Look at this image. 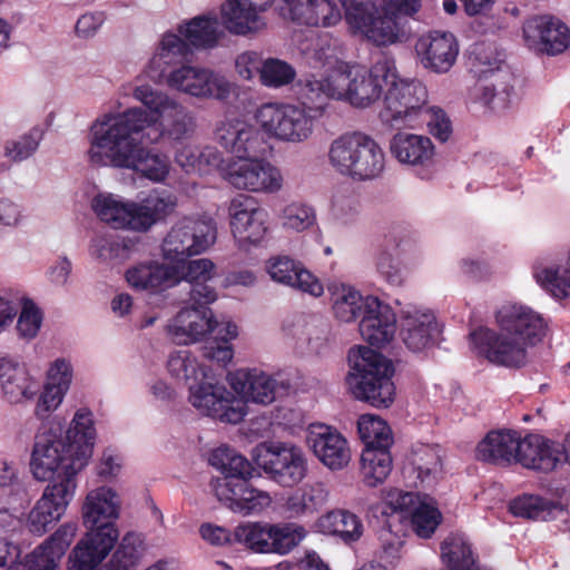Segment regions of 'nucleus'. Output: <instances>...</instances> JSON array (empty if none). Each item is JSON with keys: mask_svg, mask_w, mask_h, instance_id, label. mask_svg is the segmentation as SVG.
Here are the masks:
<instances>
[{"mask_svg": "<svg viewBox=\"0 0 570 570\" xmlns=\"http://www.w3.org/2000/svg\"><path fill=\"white\" fill-rule=\"evenodd\" d=\"M169 375L188 386L200 382L208 375L207 367L188 350H178L169 354L167 363Z\"/></svg>", "mask_w": 570, "mask_h": 570, "instance_id": "nucleus-46", "label": "nucleus"}, {"mask_svg": "<svg viewBox=\"0 0 570 570\" xmlns=\"http://www.w3.org/2000/svg\"><path fill=\"white\" fill-rule=\"evenodd\" d=\"M43 314L38 305L29 297L20 298V314L17 321V332L19 337L30 341L33 340L42 325Z\"/></svg>", "mask_w": 570, "mask_h": 570, "instance_id": "nucleus-59", "label": "nucleus"}, {"mask_svg": "<svg viewBox=\"0 0 570 570\" xmlns=\"http://www.w3.org/2000/svg\"><path fill=\"white\" fill-rule=\"evenodd\" d=\"M146 551L144 534L129 531L122 535L111 559L100 570H136Z\"/></svg>", "mask_w": 570, "mask_h": 570, "instance_id": "nucleus-43", "label": "nucleus"}, {"mask_svg": "<svg viewBox=\"0 0 570 570\" xmlns=\"http://www.w3.org/2000/svg\"><path fill=\"white\" fill-rule=\"evenodd\" d=\"M345 11V21L354 35H360L373 43H384L393 37L391 20L381 21L380 29L371 20L370 4L360 0H338ZM281 10L289 18L308 27L332 28L342 20V9L335 0H279Z\"/></svg>", "mask_w": 570, "mask_h": 570, "instance_id": "nucleus-6", "label": "nucleus"}, {"mask_svg": "<svg viewBox=\"0 0 570 570\" xmlns=\"http://www.w3.org/2000/svg\"><path fill=\"white\" fill-rule=\"evenodd\" d=\"M178 32L184 41L197 49H208L217 46L224 36V30L218 18L214 14L197 16L180 23Z\"/></svg>", "mask_w": 570, "mask_h": 570, "instance_id": "nucleus-40", "label": "nucleus"}, {"mask_svg": "<svg viewBox=\"0 0 570 570\" xmlns=\"http://www.w3.org/2000/svg\"><path fill=\"white\" fill-rule=\"evenodd\" d=\"M128 285L148 294H160L181 282L180 266L148 261L129 267L125 273Z\"/></svg>", "mask_w": 570, "mask_h": 570, "instance_id": "nucleus-25", "label": "nucleus"}, {"mask_svg": "<svg viewBox=\"0 0 570 570\" xmlns=\"http://www.w3.org/2000/svg\"><path fill=\"white\" fill-rule=\"evenodd\" d=\"M441 557L449 570H479L471 544L463 534H450L442 543Z\"/></svg>", "mask_w": 570, "mask_h": 570, "instance_id": "nucleus-48", "label": "nucleus"}, {"mask_svg": "<svg viewBox=\"0 0 570 570\" xmlns=\"http://www.w3.org/2000/svg\"><path fill=\"white\" fill-rule=\"evenodd\" d=\"M561 450L558 441L540 434H529L520 440L517 463L525 469L548 473L563 464Z\"/></svg>", "mask_w": 570, "mask_h": 570, "instance_id": "nucleus-30", "label": "nucleus"}, {"mask_svg": "<svg viewBox=\"0 0 570 570\" xmlns=\"http://www.w3.org/2000/svg\"><path fill=\"white\" fill-rule=\"evenodd\" d=\"M230 233L239 248L259 245L269 232L268 212L247 194H237L227 205Z\"/></svg>", "mask_w": 570, "mask_h": 570, "instance_id": "nucleus-18", "label": "nucleus"}, {"mask_svg": "<svg viewBox=\"0 0 570 570\" xmlns=\"http://www.w3.org/2000/svg\"><path fill=\"white\" fill-rule=\"evenodd\" d=\"M305 535V529L298 524H269V553L287 554Z\"/></svg>", "mask_w": 570, "mask_h": 570, "instance_id": "nucleus-56", "label": "nucleus"}, {"mask_svg": "<svg viewBox=\"0 0 570 570\" xmlns=\"http://www.w3.org/2000/svg\"><path fill=\"white\" fill-rule=\"evenodd\" d=\"M181 281L190 284L189 303L212 304L218 294L208 283L216 276V265L209 258H197L180 267Z\"/></svg>", "mask_w": 570, "mask_h": 570, "instance_id": "nucleus-38", "label": "nucleus"}, {"mask_svg": "<svg viewBox=\"0 0 570 570\" xmlns=\"http://www.w3.org/2000/svg\"><path fill=\"white\" fill-rule=\"evenodd\" d=\"M423 495L414 492H404L399 489H391L385 492V503L395 512L411 515L413 510L422 503Z\"/></svg>", "mask_w": 570, "mask_h": 570, "instance_id": "nucleus-62", "label": "nucleus"}, {"mask_svg": "<svg viewBox=\"0 0 570 570\" xmlns=\"http://www.w3.org/2000/svg\"><path fill=\"white\" fill-rule=\"evenodd\" d=\"M269 277L282 285L298 289L313 297L324 294V286L320 278L306 269L304 265L288 255H275L265 263Z\"/></svg>", "mask_w": 570, "mask_h": 570, "instance_id": "nucleus-28", "label": "nucleus"}, {"mask_svg": "<svg viewBox=\"0 0 570 570\" xmlns=\"http://www.w3.org/2000/svg\"><path fill=\"white\" fill-rule=\"evenodd\" d=\"M509 510L515 517L542 521L559 519L566 513L561 504L537 494H523L513 499Z\"/></svg>", "mask_w": 570, "mask_h": 570, "instance_id": "nucleus-44", "label": "nucleus"}, {"mask_svg": "<svg viewBox=\"0 0 570 570\" xmlns=\"http://www.w3.org/2000/svg\"><path fill=\"white\" fill-rule=\"evenodd\" d=\"M210 304L190 303L183 307L166 325L170 340L178 345L203 341L210 333Z\"/></svg>", "mask_w": 570, "mask_h": 570, "instance_id": "nucleus-26", "label": "nucleus"}, {"mask_svg": "<svg viewBox=\"0 0 570 570\" xmlns=\"http://www.w3.org/2000/svg\"><path fill=\"white\" fill-rule=\"evenodd\" d=\"M66 484H49L29 512L27 525L31 533L42 535L66 513L69 504Z\"/></svg>", "mask_w": 570, "mask_h": 570, "instance_id": "nucleus-29", "label": "nucleus"}, {"mask_svg": "<svg viewBox=\"0 0 570 570\" xmlns=\"http://www.w3.org/2000/svg\"><path fill=\"white\" fill-rule=\"evenodd\" d=\"M176 163L187 173L202 170V164L206 163L210 166L223 164L222 155L213 147L199 150L191 145L183 146L176 154Z\"/></svg>", "mask_w": 570, "mask_h": 570, "instance_id": "nucleus-57", "label": "nucleus"}, {"mask_svg": "<svg viewBox=\"0 0 570 570\" xmlns=\"http://www.w3.org/2000/svg\"><path fill=\"white\" fill-rule=\"evenodd\" d=\"M348 362L346 381L354 397L374 407H389L395 399L392 362L366 346L352 348Z\"/></svg>", "mask_w": 570, "mask_h": 570, "instance_id": "nucleus-8", "label": "nucleus"}, {"mask_svg": "<svg viewBox=\"0 0 570 570\" xmlns=\"http://www.w3.org/2000/svg\"><path fill=\"white\" fill-rule=\"evenodd\" d=\"M524 39L529 47L554 56L570 46V29L559 18L543 14L529 19L523 26Z\"/></svg>", "mask_w": 570, "mask_h": 570, "instance_id": "nucleus-23", "label": "nucleus"}, {"mask_svg": "<svg viewBox=\"0 0 570 570\" xmlns=\"http://www.w3.org/2000/svg\"><path fill=\"white\" fill-rule=\"evenodd\" d=\"M382 550L380 559L386 564L395 566L402 558L404 539L401 534H393L391 529H384L381 532Z\"/></svg>", "mask_w": 570, "mask_h": 570, "instance_id": "nucleus-63", "label": "nucleus"}, {"mask_svg": "<svg viewBox=\"0 0 570 570\" xmlns=\"http://www.w3.org/2000/svg\"><path fill=\"white\" fill-rule=\"evenodd\" d=\"M96 439L92 412L88 409H79L73 414V475L89 464Z\"/></svg>", "mask_w": 570, "mask_h": 570, "instance_id": "nucleus-39", "label": "nucleus"}, {"mask_svg": "<svg viewBox=\"0 0 570 570\" xmlns=\"http://www.w3.org/2000/svg\"><path fill=\"white\" fill-rule=\"evenodd\" d=\"M376 271L382 278L392 286L403 283V274L393 256L387 252H381L376 257Z\"/></svg>", "mask_w": 570, "mask_h": 570, "instance_id": "nucleus-64", "label": "nucleus"}, {"mask_svg": "<svg viewBox=\"0 0 570 570\" xmlns=\"http://www.w3.org/2000/svg\"><path fill=\"white\" fill-rule=\"evenodd\" d=\"M395 79V62L390 58L379 59L371 68L350 62L342 65L324 85L314 83L308 96L314 101L309 108L324 112L328 100L343 101L354 108L366 109L379 101L389 85Z\"/></svg>", "mask_w": 570, "mask_h": 570, "instance_id": "nucleus-4", "label": "nucleus"}, {"mask_svg": "<svg viewBox=\"0 0 570 570\" xmlns=\"http://www.w3.org/2000/svg\"><path fill=\"white\" fill-rule=\"evenodd\" d=\"M121 500L118 492L108 485L90 490L81 507L83 538L73 548V570H95L119 538L115 524L120 517Z\"/></svg>", "mask_w": 570, "mask_h": 570, "instance_id": "nucleus-5", "label": "nucleus"}, {"mask_svg": "<svg viewBox=\"0 0 570 570\" xmlns=\"http://www.w3.org/2000/svg\"><path fill=\"white\" fill-rule=\"evenodd\" d=\"M70 543L71 529L69 524H63L24 557L21 570H59V562Z\"/></svg>", "mask_w": 570, "mask_h": 570, "instance_id": "nucleus-36", "label": "nucleus"}, {"mask_svg": "<svg viewBox=\"0 0 570 570\" xmlns=\"http://www.w3.org/2000/svg\"><path fill=\"white\" fill-rule=\"evenodd\" d=\"M41 138V129L32 128L17 140L8 141L4 147V154L14 161L24 160L37 150Z\"/></svg>", "mask_w": 570, "mask_h": 570, "instance_id": "nucleus-61", "label": "nucleus"}, {"mask_svg": "<svg viewBox=\"0 0 570 570\" xmlns=\"http://www.w3.org/2000/svg\"><path fill=\"white\" fill-rule=\"evenodd\" d=\"M177 207V197L165 190L154 189L139 203L112 194L94 199L98 217L116 229L138 233L149 230L156 223L171 215Z\"/></svg>", "mask_w": 570, "mask_h": 570, "instance_id": "nucleus-7", "label": "nucleus"}, {"mask_svg": "<svg viewBox=\"0 0 570 570\" xmlns=\"http://www.w3.org/2000/svg\"><path fill=\"white\" fill-rule=\"evenodd\" d=\"M318 528L323 533L337 535L344 542H354L363 534L360 518L346 510H334L321 517Z\"/></svg>", "mask_w": 570, "mask_h": 570, "instance_id": "nucleus-45", "label": "nucleus"}, {"mask_svg": "<svg viewBox=\"0 0 570 570\" xmlns=\"http://www.w3.org/2000/svg\"><path fill=\"white\" fill-rule=\"evenodd\" d=\"M212 489L219 502L245 517L261 514L273 503L271 493L255 488L248 479H214Z\"/></svg>", "mask_w": 570, "mask_h": 570, "instance_id": "nucleus-19", "label": "nucleus"}, {"mask_svg": "<svg viewBox=\"0 0 570 570\" xmlns=\"http://www.w3.org/2000/svg\"><path fill=\"white\" fill-rule=\"evenodd\" d=\"M188 402L200 415L224 423L237 424L247 413L245 401L236 396L234 390L208 375L189 385Z\"/></svg>", "mask_w": 570, "mask_h": 570, "instance_id": "nucleus-16", "label": "nucleus"}, {"mask_svg": "<svg viewBox=\"0 0 570 570\" xmlns=\"http://www.w3.org/2000/svg\"><path fill=\"white\" fill-rule=\"evenodd\" d=\"M259 126L240 118H226L215 128L217 144L233 155L232 158H247L263 154L265 140Z\"/></svg>", "mask_w": 570, "mask_h": 570, "instance_id": "nucleus-21", "label": "nucleus"}, {"mask_svg": "<svg viewBox=\"0 0 570 570\" xmlns=\"http://www.w3.org/2000/svg\"><path fill=\"white\" fill-rule=\"evenodd\" d=\"M228 381L235 393L263 405L273 403L279 391L287 389V384L257 368L237 371Z\"/></svg>", "mask_w": 570, "mask_h": 570, "instance_id": "nucleus-31", "label": "nucleus"}, {"mask_svg": "<svg viewBox=\"0 0 570 570\" xmlns=\"http://www.w3.org/2000/svg\"><path fill=\"white\" fill-rule=\"evenodd\" d=\"M391 155L411 168L421 179H430L434 171L436 148L426 135L397 131L390 140Z\"/></svg>", "mask_w": 570, "mask_h": 570, "instance_id": "nucleus-20", "label": "nucleus"}, {"mask_svg": "<svg viewBox=\"0 0 570 570\" xmlns=\"http://www.w3.org/2000/svg\"><path fill=\"white\" fill-rule=\"evenodd\" d=\"M306 442L314 455L330 470H342L351 460L346 439L330 425L311 424Z\"/></svg>", "mask_w": 570, "mask_h": 570, "instance_id": "nucleus-24", "label": "nucleus"}, {"mask_svg": "<svg viewBox=\"0 0 570 570\" xmlns=\"http://www.w3.org/2000/svg\"><path fill=\"white\" fill-rule=\"evenodd\" d=\"M520 435L512 431H491L478 444V460L498 465L517 463Z\"/></svg>", "mask_w": 570, "mask_h": 570, "instance_id": "nucleus-35", "label": "nucleus"}, {"mask_svg": "<svg viewBox=\"0 0 570 570\" xmlns=\"http://www.w3.org/2000/svg\"><path fill=\"white\" fill-rule=\"evenodd\" d=\"M269 539L268 523L245 522L234 529L235 543L257 553H269Z\"/></svg>", "mask_w": 570, "mask_h": 570, "instance_id": "nucleus-55", "label": "nucleus"}, {"mask_svg": "<svg viewBox=\"0 0 570 570\" xmlns=\"http://www.w3.org/2000/svg\"><path fill=\"white\" fill-rule=\"evenodd\" d=\"M442 470L439 449L432 445H420L412 452L411 472L416 475L420 484L433 485Z\"/></svg>", "mask_w": 570, "mask_h": 570, "instance_id": "nucleus-49", "label": "nucleus"}, {"mask_svg": "<svg viewBox=\"0 0 570 570\" xmlns=\"http://www.w3.org/2000/svg\"><path fill=\"white\" fill-rule=\"evenodd\" d=\"M281 226L288 233L301 234L312 229L317 224L313 206L302 202L285 205L279 213Z\"/></svg>", "mask_w": 570, "mask_h": 570, "instance_id": "nucleus-52", "label": "nucleus"}, {"mask_svg": "<svg viewBox=\"0 0 570 570\" xmlns=\"http://www.w3.org/2000/svg\"><path fill=\"white\" fill-rule=\"evenodd\" d=\"M532 276L553 297H570V254L538 257L532 265Z\"/></svg>", "mask_w": 570, "mask_h": 570, "instance_id": "nucleus-32", "label": "nucleus"}, {"mask_svg": "<svg viewBox=\"0 0 570 570\" xmlns=\"http://www.w3.org/2000/svg\"><path fill=\"white\" fill-rule=\"evenodd\" d=\"M425 125L428 131L440 142H446L452 135V122L446 112L439 106H424L422 120L419 125Z\"/></svg>", "mask_w": 570, "mask_h": 570, "instance_id": "nucleus-60", "label": "nucleus"}, {"mask_svg": "<svg viewBox=\"0 0 570 570\" xmlns=\"http://www.w3.org/2000/svg\"><path fill=\"white\" fill-rule=\"evenodd\" d=\"M262 71L259 80L267 88H281L291 83L296 77L295 68L288 62L277 59L267 58L261 66Z\"/></svg>", "mask_w": 570, "mask_h": 570, "instance_id": "nucleus-58", "label": "nucleus"}, {"mask_svg": "<svg viewBox=\"0 0 570 570\" xmlns=\"http://www.w3.org/2000/svg\"><path fill=\"white\" fill-rule=\"evenodd\" d=\"M0 385L11 402H19L33 394L27 367L9 357L0 360Z\"/></svg>", "mask_w": 570, "mask_h": 570, "instance_id": "nucleus-42", "label": "nucleus"}, {"mask_svg": "<svg viewBox=\"0 0 570 570\" xmlns=\"http://www.w3.org/2000/svg\"><path fill=\"white\" fill-rule=\"evenodd\" d=\"M392 471L390 449L364 448L361 455V473L367 487L383 483Z\"/></svg>", "mask_w": 570, "mask_h": 570, "instance_id": "nucleus-47", "label": "nucleus"}, {"mask_svg": "<svg viewBox=\"0 0 570 570\" xmlns=\"http://www.w3.org/2000/svg\"><path fill=\"white\" fill-rule=\"evenodd\" d=\"M495 328L479 326L470 335L473 353L489 363L505 368H520L528 363V348L547 334L544 317L524 304H503L494 315Z\"/></svg>", "mask_w": 570, "mask_h": 570, "instance_id": "nucleus-2", "label": "nucleus"}, {"mask_svg": "<svg viewBox=\"0 0 570 570\" xmlns=\"http://www.w3.org/2000/svg\"><path fill=\"white\" fill-rule=\"evenodd\" d=\"M327 156L336 173L354 181L374 180L385 169L382 146L362 131L346 132L335 138L330 145Z\"/></svg>", "mask_w": 570, "mask_h": 570, "instance_id": "nucleus-9", "label": "nucleus"}, {"mask_svg": "<svg viewBox=\"0 0 570 570\" xmlns=\"http://www.w3.org/2000/svg\"><path fill=\"white\" fill-rule=\"evenodd\" d=\"M357 430L364 442V448L390 449L393 444L390 426L377 415H361L357 421Z\"/></svg>", "mask_w": 570, "mask_h": 570, "instance_id": "nucleus-53", "label": "nucleus"}, {"mask_svg": "<svg viewBox=\"0 0 570 570\" xmlns=\"http://www.w3.org/2000/svg\"><path fill=\"white\" fill-rule=\"evenodd\" d=\"M209 463L223 473L219 479L246 480L252 476L253 468L249 461L228 446L215 449L210 453Z\"/></svg>", "mask_w": 570, "mask_h": 570, "instance_id": "nucleus-50", "label": "nucleus"}, {"mask_svg": "<svg viewBox=\"0 0 570 570\" xmlns=\"http://www.w3.org/2000/svg\"><path fill=\"white\" fill-rule=\"evenodd\" d=\"M71 384V364L57 360L48 370L43 390L36 405V415L46 419L62 403Z\"/></svg>", "mask_w": 570, "mask_h": 570, "instance_id": "nucleus-33", "label": "nucleus"}, {"mask_svg": "<svg viewBox=\"0 0 570 570\" xmlns=\"http://www.w3.org/2000/svg\"><path fill=\"white\" fill-rule=\"evenodd\" d=\"M364 341L374 346L389 344L396 332V316L393 309L377 298V306L368 308L360 322Z\"/></svg>", "mask_w": 570, "mask_h": 570, "instance_id": "nucleus-37", "label": "nucleus"}, {"mask_svg": "<svg viewBox=\"0 0 570 570\" xmlns=\"http://www.w3.org/2000/svg\"><path fill=\"white\" fill-rule=\"evenodd\" d=\"M297 47L312 67L323 70L321 73L304 76L295 83L297 100L309 107L314 101H311L312 97L308 96L307 90L312 87L315 89V82L324 85L333 75L338 73L342 65H350V62L343 59V42L330 32H312L301 39Z\"/></svg>", "mask_w": 570, "mask_h": 570, "instance_id": "nucleus-12", "label": "nucleus"}, {"mask_svg": "<svg viewBox=\"0 0 570 570\" xmlns=\"http://www.w3.org/2000/svg\"><path fill=\"white\" fill-rule=\"evenodd\" d=\"M512 75L508 71H500L495 82L487 85L481 89L479 101L494 114H502L511 107Z\"/></svg>", "mask_w": 570, "mask_h": 570, "instance_id": "nucleus-51", "label": "nucleus"}, {"mask_svg": "<svg viewBox=\"0 0 570 570\" xmlns=\"http://www.w3.org/2000/svg\"><path fill=\"white\" fill-rule=\"evenodd\" d=\"M414 532L420 537L430 538L439 527L442 514L439 511L435 501L428 494H423L422 503L419 504L410 515Z\"/></svg>", "mask_w": 570, "mask_h": 570, "instance_id": "nucleus-54", "label": "nucleus"}, {"mask_svg": "<svg viewBox=\"0 0 570 570\" xmlns=\"http://www.w3.org/2000/svg\"><path fill=\"white\" fill-rule=\"evenodd\" d=\"M440 334L434 314L425 307L407 305L401 313V336L412 352H422L432 346Z\"/></svg>", "mask_w": 570, "mask_h": 570, "instance_id": "nucleus-27", "label": "nucleus"}, {"mask_svg": "<svg viewBox=\"0 0 570 570\" xmlns=\"http://www.w3.org/2000/svg\"><path fill=\"white\" fill-rule=\"evenodd\" d=\"M414 49L416 58L424 69L443 75L455 65L460 45L452 32L432 30L419 37Z\"/></svg>", "mask_w": 570, "mask_h": 570, "instance_id": "nucleus-22", "label": "nucleus"}, {"mask_svg": "<svg viewBox=\"0 0 570 570\" xmlns=\"http://www.w3.org/2000/svg\"><path fill=\"white\" fill-rule=\"evenodd\" d=\"M216 223L206 217H183L176 222L161 244L165 259L184 263L188 257L207 252L216 242Z\"/></svg>", "mask_w": 570, "mask_h": 570, "instance_id": "nucleus-15", "label": "nucleus"}, {"mask_svg": "<svg viewBox=\"0 0 570 570\" xmlns=\"http://www.w3.org/2000/svg\"><path fill=\"white\" fill-rule=\"evenodd\" d=\"M189 51L188 45L179 35L165 33L146 67L148 78L155 83H165L169 89L194 98L218 101L229 99L236 91V85L220 72L183 63L166 73L168 67L187 57Z\"/></svg>", "mask_w": 570, "mask_h": 570, "instance_id": "nucleus-3", "label": "nucleus"}, {"mask_svg": "<svg viewBox=\"0 0 570 570\" xmlns=\"http://www.w3.org/2000/svg\"><path fill=\"white\" fill-rule=\"evenodd\" d=\"M30 472L39 482L71 483V426L65 431L49 429L36 436L29 462Z\"/></svg>", "mask_w": 570, "mask_h": 570, "instance_id": "nucleus-11", "label": "nucleus"}, {"mask_svg": "<svg viewBox=\"0 0 570 570\" xmlns=\"http://www.w3.org/2000/svg\"><path fill=\"white\" fill-rule=\"evenodd\" d=\"M382 99L379 116L383 124L391 128H417L429 92L421 81L401 79L395 68V79L389 81Z\"/></svg>", "mask_w": 570, "mask_h": 570, "instance_id": "nucleus-13", "label": "nucleus"}, {"mask_svg": "<svg viewBox=\"0 0 570 570\" xmlns=\"http://www.w3.org/2000/svg\"><path fill=\"white\" fill-rule=\"evenodd\" d=\"M364 4H370V16L373 22V27L380 29L381 21L391 20L393 23V37L391 40L384 43H376L377 46H386L397 41L400 37V27L396 21L399 16L412 17L419 12L421 8V0H376L384 16L377 14L376 4L371 0H360Z\"/></svg>", "mask_w": 570, "mask_h": 570, "instance_id": "nucleus-41", "label": "nucleus"}, {"mask_svg": "<svg viewBox=\"0 0 570 570\" xmlns=\"http://www.w3.org/2000/svg\"><path fill=\"white\" fill-rule=\"evenodd\" d=\"M291 102H265L254 111L261 130L271 139L287 144H302L314 132L317 112L305 106Z\"/></svg>", "mask_w": 570, "mask_h": 570, "instance_id": "nucleus-10", "label": "nucleus"}, {"mask_svg": "<svg viewBox=\"0 0 570 570\" xmlns=\"http://www.w3.org/2000/svg\"><path fill=\"white\" fill-rule=\"evenodd\" d=\"M132 97L142 107L106 114L92 125L91 160L163 183L169 175L170 160L145 144H157L164 136L183 139L193 128V116L176 98L149 85L136 86Z\"/></svg>", "mask_w": 570, "mask_h": 570, "instance_id": "nucleus-1", "label": "nucleus"}, {"mask_svg": "<svg viewBox=\"0 0 570 570\" xmlns=\"http://www.w3.org/2000/svg\"><path fill=\"white\" fill-rule=\"evenodd\" d=\"M223 179L236 190L257 195H276L284 189L282 169L258 155L228 158L220 166Z\"/></svg>", "mask_w": 570, "mask_h": 570, "instance_id": "nucleus-14", "label": "nucleus"}, {"mask_svg": "<svg viewBox=\"0 0 570 570\" xmlns=\"http://www.w3.org/2000/svg\"><path fill=\"white\" fill-rule=\"evenodd\" d=\"M331 306L334 317L340 322L351 323L363 317L368 308L377 306V297L362 295L348 284H336L330 287Z\"/></svg>", "mask_w": 570, "mask_h": 570, "instance_id": "nucleus-34", "label": "nucleus"}, {"mask_svg": "<svg viewBox=\"0 0 570 570\" xmlns=\"http://www.w3.org/2000/svg\"><path fill=\"white\" fill-rule=\"evenodd\" d=\"M257 465L282 488H293L307 475L308 463L304 450L292 443H266L256 456Z\"/></svg>", "mask_w": 570, "mask_h": 570, "instance_id": "nucleus-17", "label": "nucleus"}]
</instances>
